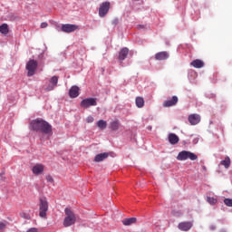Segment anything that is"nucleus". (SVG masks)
I'll return each mask as SVG.
<instances>
[{"label": "nucleus", "mask_w": 232, "mask_h": 232, "mask_svg": "<svg viewBox=\"0 0 232 232\" xmlns=\"http://www.w3.org/2000/svg\"><path fill=\"white\" fill-rule=\"evenodd\" d=\"M188 159H189V160H197V159H198V156L188 150L180 151L177 156V160H188Z\"/></svg>", "instance_id": "3"}, {"label": "nucleus", "mask_w": 232, "mask_h": 232, "mask_svg": "<svg viewBox=\"0 0 232 232\" xmlns=\"http://www.w3.org/2000/svg\"><path fill=\"white\" fill-rule=\"evenodd\" d=\"M96 126L100 128V130H105V128L108 126V123L104 120H100L97 121Z\"/></svg>", "instance_id": "25"}, {"label": "nucleus", "mask_w": 232, "mask_h": 232, "mask_svg": "<svg viewBox=\"0 0 232 232\" xmlns=\"http://www.w3.org/2000/svg\"><path fill=\"white\" fill-rule=\"evenodd\" d=\"M135 102H136L137 108H144V98L136 97Z\"/></svg>", "instance_id": "24"}, {"label": "nucleus", "mask_w": 232, "mask_h": 232, "mask_svg": "<svg viewBox=\"0 0 232 232\" xmlns=\"http://www.w3.org/2000/svg\"><path fill=\"white\" fill-rule=\"evenodd\" d=\"M20 217H21V218H25V220H30V218H32L30 214H28L26 212H21Z\"/></svg>", "instance_id": "27"}, {"label": "nucleus", "mask_w": 232, "mask_h": 232, "mask_svg": "<svg viewBox=\"0 0 232 232\" xmlns=\"http://www.w3.org/2000/svg\"><path fill=\"white\" fill-rule=\"evenodd\" d=\"M58 82H59V77L53 76L49 80V84L45 88V92H52V91H53L55 89V87L57 86Z\"/></svg>", "instance_id": "9"}, {"label": "nucleus", "mask_w": 232, "mask_h": 232, "mask_svg": "<svg viewBox=\"0 0 232 232\" xmlns=\"http://www.w3.org/2000/svg\"><path fill=\"white\" fill-rule=\"evenodd\" d=\"M179 140H180V139L179 138V136H177V134L175 133L169 134V142L170 144L172 145L179 144Z\"/></svg>", "instance_id": "19"}, {"label": "nucleus", "mask_w": 232, "mask_h": 232, "mask_svg": "<svg viewBox=\"0 0 232 232\" xmlns=\"http://www.w3.org/2000/svg\"><path fill=\"white\" fill-rule=\"evenodd\" d=\"M80 91L81 89L77 85H73L72 87H71V89L69 90V96L71 97V99H75L79 97Z\"/></svg>", "instance_id": "12"}, {"label": "nucleus", "mask_w": 232, "mask_h": 232, "mask_svg": "<svg viewBox=\"0 0 232 232\" xmlns=\"http://www.w3.org/2000/svg\"><path fill=\"white\" fill-rule=\"evenodd\" d=\"M188 122L191 124V126H197V124H198V122H200V115L190 114L188 116Z\"/></svg>", "instance_id": "13"}, {"label": "nucleus", "mask_w": 232, "mask_h": 232, "mask_svg": "<svg viewBox=\"0 0 232 232\" xmlns=\"http://www.w3.org/2000/svg\"><path fill=\"white\" fill-rule=\"evenodd\" d=\"M128 53H130V50L127 47L122 48L120 51L118 59L120 61H124V59H126V57H128Z\"/></svg>", "instance_id": "17"}, {"label": "nucleus", "mask_w": 232, "mask_h": 232, "mask_svg": "<svg viewBox=\"0 0 232 232\" xmlns=\"http://www.w3.org/2000/svg\"><path fill=\"white\" fill-rule=\"evenodd\" d=\"M5 227H6V221L0 222V229H5Z\"/></svg>", "instance_id": "32"}, {"label": "nucleus", "mask_w": 232, "mask_h": 232, "mask_svg": "<svg viewBox=\"0 0 232 232\" xmlns=\"http://www.w3.org/2000/svg\"><path fill=\"white\" fill-rule=\"evenodd\" d=\"M203 169L206 171V166H203Z\"/></svg>", "instance_id": "36"}, {"label": "nucleus", "mask_w": 232, "mask_h": 232, "mask_svg": "<svg viewBox=\"0 0 232 232\" xmlns=\"http://www.w3.org/2000/svg\"><path fill=\"white\" fill-rule=\"evenodd\" d=\"M32 171L34 175H42L44 172V165L36 164L33 167Z\"/></svg>", "instance_id": "15"}, {"label": "nucleus", "mask_w": 232, "mask_h": 232, "mask_svg": "<svg viewBox=\"0 0 232 232\" xmlns=\"http://www.w3.org/2000/svg\"><path fill=\"white\" fill-rule=\"evenodd\" d=\"M207 202H208V204H210L211 206H215V204H217V202H218V200L215 198L208 197Z\"/></svg>", "instance_id": "26"}, {"label": "nucleus", "mask_w": 232, "mask_h": 232, "mask_svg": "<svg viewBox=\"0 0 232 232\" xmlns=\"http://www.w3.org/2000/svg\"><path fill=\"white\" fill-rule=\"evenodd\" d=\"M169 58V53L166 51L157 53L155 54L156 61H166Z\"/></svg>", "instance_id": "14"}, {"label": "nucleus", "mask_w": 232, "mask_h": 232, "mask_svg": "<svg viewBox=\"0 0 232 232\" xmlns=\"http://www.w3.org/2000/svg\"><path fill=\"white\" fill-rule=\"evenodd\" d=\"M137 223V218H130L122 220L123 226H131V224Z\"/></svg>", "instance_id": "21"}, {"label": "nucleus", "mask_w": 232, "mask_h": 232, "mask_svg": "<svg viewBox=\"0 0 232 232\" xmlns=\"http://www.w3.org/2000/svg\"><path fill=\"white\" fill-rule=\"evenodd\" d=\"M75 30H79V25L72 24H62V32L65 34H72V32H75Z\"/></svg>", "instance_id": "8"}, {"label": "nucleus", "mask_w": 232, "mask_h": 232, "mask_svg": "<svg viewBox=\"0 0 232 232\" xmlns=\"http://www.w3.org/2000/svg\"><path fill=\"white\" fill-rule=\"evenodd\" d=\"M46 180H47V182H53V178H52V176H50V175H47L46 176Z\"/></svg>", "instance_id": "31"}, {"label": "nucleus", "mask_w": 232, "mask_h": 232, "mask_svg": "<svg viewBox=\"0 0 232 232\" xmlns=\"http://www.w3.org/2000/svg\"><path fill=\"white\" fill-rule=\"evenodd\" d=\"M80 106L84 109H88L90 106H97V99L86 98L81 102Z\"/></svg>", "instance_id": "6"}, {"label": "nucleus", "mask_w": 232, "mask_h": 232, "mask_svg": "<svg viewBox=\"0 0 232 232\" xmlns=\"http://www.w3.org/2000/svg\"><path fill=\"white\" fill-rule=\"evenodd\" d=\"M94 119L92 116H88L87 119H86V122L88 123H92L93 122Z\"/></svg>", "instance_id": "29"}, {"label": "nucleus", "mask_w": 232, "mask_h": 232, "mask_svg": "<svg viewBox=\"0 0 232 232\" xmlns=\"http://www.w3.org/2000/svg\"><path fill=\"white\" fill-rule=\"evenodd\" d=\"M221 166H224V168H226V169H227L229 168V166H231V159H229V157H226L225 160L220 161Z\"/></svg>", "instance_id": "22"}, {"label": "nucleus", "mask_w": 232, "mask_h": 232, "mask_svg": "<svg viewBox=\"0 0 232 232\" xmlns=\"http://www.w3.org/2000/svg\"><path fill=\"white\" fill-rule=\"evenodd\" d=\"M108 157H110V153H108V152L97 154L94 157V162H102V160H106V159H108Z\"/></svg>", "instance_id": "16"}, {"label": "nucleus", "mask_w": 232, "mask_h": 232, "mask_svg": "<svg viewBox=\"0 0 232 232\" xmlns=\"http://www.w3.org/2000/svg\"><path fill=\"white\" fill-rule=\"evenodd\" d=\"M48 213V201L46 198H40L39 202V217L46 218Z\"/></svg>", "instance_id": "4"}, {"label": "nucleus", "mask_w": 232, "mask_h": 232, "mask_svg": "<svg viewBox=\"0 0 232 232\" xmlns=\"http://www.w3.org/2000/svg\"><path fill=\"white\" fill-rule=\"evenodd\" d=\"M3 175H5V173H3V172H2V173H0V177H3Z\"/></svg>", "instance_id": "35"}, {"label": "nucleus", "mask_w": 232, "mask_h": 232, "mask_svg": "<svg viewBox=\"0 0 232 232\" xmlns=\"http://www.w3.org/2000/svg\"><path fill=\"white\" fill-rule=\"evenodd\" d=\"M178 227L180 231H189V229H191V227H193V222H191V221L180 222L178 225Z\"/></svg>", "instance_id": "10"}, {"label": "nucleus", "mask_w": 232, "mask_h": 232, "mask_svg": "<svg viewBox=\"0 0 232 232\" xmlns=\"http://www.w3.org/2000/svg\"><path fill=\"white\" fill-rule=\"evenodd\" d=\"M10 30L8 29V25L6 24H3L0 25V34H3V35H8Z\"/></svg>", "instance_id": "23"}, {"label": "nucleus", "mask_w": 232, "mask_h": 232, "mask_svg": "<svg viewBox=\"0 0 232 232\" xmlns=\"http://www.w3.org/2000/svg\"><path fill=\"white\" fill-rule=\"evenodd\" d=\"M30 127L33 131H39L43 135H46L47 139H50L53 135L52 126L44 120H34L30 122Z\"/></svg>", "instance_id": "1"}, {"label": "nucleus", "mask_w": 232, "mask_h": 232, "mask_svg": "<svg viewBox=\"0 0 232 232\" xmlns=\"http://www.w3.org/2000/svg\"><path fill=\"white\" fill-rule=\"evenodd\" d=\"M224 204H226L228 208H232V199L231 198H225Z\"/></svg>", "instance_id": "28"}, {"label": "nucleus", "mask_w": 232, "mask_h": 232, "mask_svg": "<svg viewBox=\"0 0 232 232\" xmlns=\"http://www.w3.org/2000/svg\"><path fill=\"white\" fill-rule=\"evenodd\" d=\"M210 229L211 231H215L217 229V227H215V225L210 226Z\"/></svg>", "instance_id": "34"}, {"label": "nucleus", "mask_w": 232, "mask_h": 232, "mask_svg": "<svg viewBox=\"0 0 232 232\" xmlns=\"http://www.w3.org/2000/svg\"><path fill=\"white\" fill-rule=\"evenodd\" d=\"M38 63L35 60H29L26 63L27 76L32 77L35 75V71L37 70Z\"/></svg>", "instance_id": "5"}, {"label": "nucleus", "mask_w": 232, "mask_h": 232, "mask_svg": "<svg viewBox=\"0 0 232 232\" xmlns=\"http://www.w3.org/2000/svg\"><path fill=\"white\" fill-rule=\"evenodd\" d=\"M26 232H39V230L36 227L29 228Z\"/></svg>", "instance_id": "33"}, {"label": "nucleus", "mask_w": 232, "mask_h": 232, "mask_svg": "<svg viewBox=\"0 0 232 232\" xmlns=\"http://www.w3.org/2000/svg\"><path fill=\"white\" fill-rule=\"evenodd\" d=\"M108 12H110V2H103L99 8L100 17H106Z\"/></svg>", "instance_id": "7"}, {"label": "nucleus", "mask_w": 232, "mask_h": 232, "mask_svg": "<svg viewBox=\"0 0 232 232\" xmlns=\"http://www.w3.org/2000/svg\"><path fill=\"white\" fill-rule=\"evenodd\" d=\"M190 66H192L193 68H198V69L204 68V61H202L200 59H196L190 63Z\"/></svg>", "instance_id": "18"}, {"label": "nucleus", "mask_w": 232, "mask_h": 232, "mask_svg": "<svg viewBox=\"0 0 232 232\" xmlns=\"http://www.w3.org/2000/svg\"><path fill=\"white\" fill-rule=\"evenodd\" d=\"M65 218L63 219V227H70V226H73L75 222H77V218L75 217V213L72 211L71 208H66L64 209Z\"/></svg>", "instance_id": "2"}, {"label": "nucleus", "mask_w": 232, "mask_h": 232, "mask_svg": "<svg viewBox=\"0 0 232 232\" xmlns=\"http://www.w3.org/2000/svg\"><path fill=\"white\" fill-rule=\"evenodd\" d=\"M119 128H121V121H119V120L113 121L110 123V129L112 131H117Z\"/></svg>", "instance_id": "20"}, {"label": "nucleus", "mask_w": 232, "mask_h": 232, "mask_svg": "<svg viewBox=\"0 0 232 232\" xmlns=\"http://www.w3.org/2000/svg\"><path fill=\"white\" fill-rule=\"evenodd\" d=\"M40 28H48V23L43 22L40 25Z\"/></svg>", "instance_id": "30"}, {"label": "nucleus", "mask_w": 232, "mask_h": 232, "mask_svg": "<svg viewBox=\"0 0 232 232\" xmlns=\"http://www.w3.org/2000/svg\"><path fill=\"white\" fill-rule=\"evenodd\" d=\"M177 102H179V97L172 96L170 100H167L163 102L164 108H171V106H176Z\"/></svg>", "instance_id": "11"}]
</instances>
